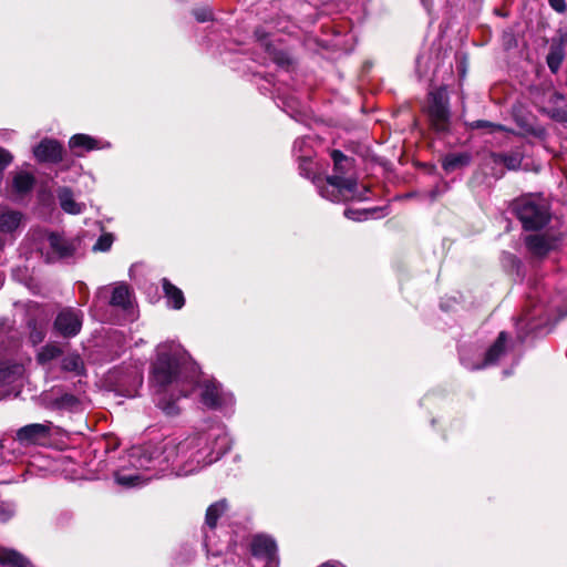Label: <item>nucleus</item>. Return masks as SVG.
I'll return each mask as SVG.
<instances>
[{"label":"nucleus","mask_w":567,"mask_h":567,"mask_svg":"<svg viewBox=\"0 0 567 567\" xmlns=\"http://www.w3.org/2000/svg\"><path fill=\"white\" fill-rule=\"evenodd\" d=\"M230 447L231 440L223 424L205 425L187 435L133 446L127 454L132 468L116 471L114 478L118 485L130 488L144 485L168 470L188 475L218 461Z\"/></svg>","instance_id":"obj_1"},{"label":"nucleus","mask_w":567,"mask_h":567,"mask_svg":"<svg viewBox=\"0 0 567 567\" xmlns=\"http://www.w3.org/2000/svg\"><path fill=\"white\" fill-rule=\"evenodd\" d=\"M151 382L156 388L157 406L166 415L179 411L177 400L200 388V402L207 409L225 415L234 412L235 398L216 380L198 382V371L187 351L176 341H165L156 347L152 363Z\"/></svg>","instance_id":"obj_2"},{"label":"nucleus","mask_w":567,"mask_h":567,"mask_svg":"<svg viewBox=\"0 0 567 567\" xmlns=\"http://www.w3.org/2000/svg\"><path fill=\"white\" fill-rule=\"evenodd\" d=\"M567 302L561 295H553L542 282L529 288L526 305L516 320L517 337L523 342L529 334H546L563 317Z\"/></svg>","instance_id":"obj_3"},{"label":"nucleus","mask_w":567,"mask_h":567,"mask_svg":"<svg viewBox=\"0 0 567 567\" xmlns=\"http://www.w3.org/2000/svg\"><path fill=\"white\" fill-rule=\"evenodd\" d=\"M331 157L334 164V174L326 179L313 177V184L320 196L333 203L368 199L369 189L367 187L359 189L357 179L343 177L351 166L350 158L338 150L332 151Z\"/></svg>","instance_id":"obj_4"},{"label":"nucleus","mask_w":567,"mask_h":567,"mask_svg":"<svg viewBox=\"0 0 567 567\" xmlns=\"http://www.w3.org/2000/svg\"><path fill=\"white\" fill-rule=\"evenodd\" d=\"M509 209L526 231L540 230L551 219L550 206L539 194H526L515 198Z\"/></svg>","instance_id":"obj_5"},{"label":"nucleus","mask_w":567,"mask_h":567,"mask_svg":"<svg viewBox=\"0 0 567 567\" xmlns=\"http://www.w3.org/2000/svg\"><path fill=\"white\" fill-rule=\"evenodd\" d=\"M296 24L288 17H278L276 20L266 21L265 25L255 30V37L259 44L268 53L269 58L279 66H288L291 63L289 55L276 42L280 40L276 38L275 31L292 34Z\"/></svg>","instance_id":"obj_6"},{"label":"nucleus","mask_w":567,"mask_h":567,"mask_svg":"<svg viewBox=\"0 0 567 567\" xmlns=\"http://www.w3.org/2000/svg\"><path fill=\"white\" fill-rule=\"evenodd\" d=\"M19 348V340L11 336L7 337L4 331L0 330V389H7L6 395H10L16 390V383L24 373V365L14 358Z\"/></svg>","instance_id":"obj_7"},{"label":"nucleus","mask_w":567,"mask_h":567,"mask_svg":"<svg viewBox=\"0 0 567 567\" xmlns=\"http://www.w3.org/2000/svg\"><path fill=\"white\" fill-rule=\"evenodd\" d=\"M424 112L431 127L437 134H447L451 131L450 97L445 86L429 92Z\"/></svg>","instance_id":"obj_8"},{"label":"nucleus","mask_w":567,"mask_h":567,"mask_svg":"<svg viewBox=\"0 0 567 567\" xmlns=\"http://www.w3.org/2000/svg\"><path fill=\"white\" fill-rule=\"evenodd\" d=\"M227 503L221 499L214 504H212L207 511L205 516V527H204V546L207 551V556H220L224 550H235L236 544H230L227 539L221 542L219 539V535H217V520L218 518L226 512Z\"/></svg>","instance_id":"obj_9"},{"label":"nucleus","mask_w":567,"mask_h":567,"mask_svg":"<svg viewBox=\"0 0 567 567\" xmlns=\"http://www.w3.org/2000/svg\"><path fill=\"white\" fill-rule=\"evenodd\" d=\"M508 350V334L502 331L495 342L484 353L471 354L465 348L460 349L461 364L467 370L475 371L496 364Z\"/></svg>","instance_id":"obj_10"},{"label":"nucleus","mask_w":567,"mask_h":567,"mask_svg":"<svg viewBox=\"0 0 567 567\" xmlns=\"http://www.w3.org/2000/svg\"><path fill=\"white\" fill-rule=\"evenodd\" d=\"M84 321V313L75 307L61 308L53 320V333L63 339H73L80 334Z\"/></svg>","instance_id":"obj_11"},{"label":"nucleus","mask_w":567,"mask_h":567,"mask_svg":"<svg viewBox=\"0 0 567 567\" xmlns=\"http://www.w3.org/2000/svg\"><path fill=\"white\" fill-rule=\"evenodd\" d=\"M250 554L264 567H279L278 548L274 538L267 535H256L250 542Z\"/></svg>","instance_id":"obj_12"},{"label":"nucleus","mask_w":567,"mask_h":567,"mask_svg":"<svg viewBox=\"0 0 567 567\" xmlns=\"http://www.w3.org/2000/svg\"><path fill=\"white\" fill-rule=\"evenodd\" d=\"M52 435V423H32L20 427L16 441L22 446L45 445Z\"/></svg>","instance_id":"obj_13"},{"label":"nucleus","mask_w":567,"mask_h":567,"mask_svg":"<svg viewBox=\"0 0 567 567\" xmlns=\"http://www.w3.org/2000/svg\"><path fill=\"white\" fill-rule=\"evenodd\" d=\"M25 216L22 212L0 205V235L16 239L22 231Z\"/></svg>","instance_id":"obj_14"},{"label":"nucleus","mask_w":567,"mask_h":567,"mask_svg":"<svg viewBox=\"0 0 567 567\" xmlns=\"http://www.w3.org/2000/svg\"><path fill=\"white\" fill-rule=\"evenodd\" d=\"M47 315L42 307L37 306L28 311L27 328L32 344L41 343L47 336Z\"/></svg>","instance_id":"obj_15"},{"label":"nucleus","mask_w":567,"mask_h":567,"mask_svg":"<svg viewBox=\"0 0 567 567\" xmlns=\"http://www.w3.org/2000/svg\"><path fill=\"white\" fill-rule=\"evenodd\" d=\"M43 403L47 409L60 412H76L81 409V401L71 393L55 394L54 392L43 395Z\"/></svg>","instance_id":"obj_16"},{"label":"nucleus","mask_w":567,"mask_h":567,"mask_svg":"<svg viewBox=\"0 0 567 567\" xmlns=\"http://www.w3.org/2000/svg\"><path fill=\"white\" fill-rule=\"evenodd\" d=\"M48 243L50 247L47 256L48 261L69 258L75 251V245L58 233H50L48 235Z\"/></svg>","instance_id":"obj_17"},{"label":"nucleus","mask_w":567,"mask_h":567,"mask_svg":"<svg viewBox=\"0 0 567 567\" xmlns=\"http://www.w3.org/2000/svg\"><path fill=\"white\" fill-rule=\"evenodd\" d=\"M33 154L41 163L56 164L63 159V147L55 140L44 138L33 148Z\"/></svg>","instance_id":"obj_18"},{"label":"nucleus","mask_w":567,"mask_h":567,"mask_svg":"<svg viewBox=\"0 0 567 567\" xmlns=\"http://www.w3.org/2000/svg\"><path fill=\"white\" fill-rule=\"evenodd\" d=\"M540 111L555 122H567V104L565 96L559 92H553L548 97L547 105L543 106Z\"/></svg>","instance_id":"obj_19"},{"label":"nucleus","mask_w":567,"mask_h":567,"mask_svg":"<svg viewBox=\"0 0 567 567\" xmlns=\"http://www.w3.org/2000/svg\"><path fill=\"white\" fill-rule=\"evenodd\" d=\"M527 249L537 257H545L554 249V241L544 235H529L525 238Z\"/></svg>","instance_id":"obj_20"},{"label":"nucleus","mask_w":567,"mask_h":567,"mask_svg":"<svg viewBox=\"0 0 567 567\" xmlns=\"http://www.w3.org/2000/svg\"><path fill=\"white\" fill-rule=\"evenodd\" d=\"M142 383L143 377L136 369L128 370L125 374V379L117 380V386L126 396H134Z\"/></svg>","instance_id":"obj_21"},{"label":"nucleus","mask_w":567,"mask_h":567,"mask_svg":"<svg viewBox=\"0 0 567 567\" xmlns=\"http://www.w3.org/2000/svg\"><path fill=\"white\" fill-rule=\"evenodd\" d=\"M162 286L164 296L167 301V306L172 309L179 310L185 305V298L183 291L174 286L168 279H162Z\"/></svg>","instance_id":"obj_22"},{"label":"nucleus","mask_w":567,"mask_h":567,"mask_svg":"<svg viewBox=\"0 0 567 567\" xmlns=\"http://www.w3.org/2000/svg\"><path fill=\"white\" fill-rule=\"evenodd\" d=\"M58 199L61 208L68 214L78 215L83 213L85 208L84 204L74 200L73 193L69 187L59 188Z\"/></svg>","instance_id":"obj_23"},{"label":"nucleus","mask_w":567,"mask_h":567,"mask_svg":"<svg viewBox=\"0 0 567 567\" xmlns=\"http://www.w3.org/2000/svg\"><path fill=\"white\" fill-rule=\"evenodd\" d=\"M34 176L28 172H19L12 179V193L22 197L30 193L34 186Z\"/></svg>","instance_id":"obj_24"},{"label":"nucleus","mask_w":567,"mask_h":567,"mask_svg":"<svg viewBox=\"0 0 567 567\" xmlns=\"http://www.w3.org/2000/svg\"><path fill=\"white\" fill-rule=\"evenodd\" d=\"M0 565L7 567H29L30 561L19 551L0 546Z\"/></svg>","instance_id":"obj_25"},{"label":"nucleus","mask_w":567,"mask_h":567,"mask_svg":"<svg viewBox=\"0 0 567 567\" xmlns=\"http://www.w3.org/2000/svg\"><path fill=\"white\" fill-rule=\"evenodd\" d=\"M110 305L123 310L132 307L131 291L127 285L118 284L113 288Z\"/></svg>","instance_id":"obj_26"},{"label":"nucleus","mask_w":567,"mask_h":567,"mask_svg":"<svg viewBox=\"0 0 567 567\" xmlns=\"http://www.w3.org/2000/svg\"><path fill=\"white\" fill-rule=\"evenodd\" d=\"M61 370L64 372L73 373L76 377L84 375V361L76 352L68 353L61 360Z\"/></svg>","instance_id":"obj_27"},{"label":"nucleus","mask_w":567,"mask_h":567,"mask_svg":"<svg viewBox=\"0 0 567 567\" xmlns=\"http://www.w3.org/2000/svg\"><path fill=\"white\" fill-rule=\"evenodd\" d=\"M491 157L495 164H502L511 171L518 169L523 162V155L517 151L508 153H492Z\"/></svg>","instance_id":"obj_28"},{"label":"nucleus","mask_w":567,"mask_h":567,"mask_svg":"<svg viewBox=\"0 0 567 567\" xmlns=\"http://www.w3.org/2000/svg\"><path fill=\"white\" fill-rule=\"evenodd\" d=\"M385 215H388L386 207H373L363 210L347 208L344 210V216L354 221H362L369 218L383 217Z\"/></svg>","instance_id":"obj_29"},{"label":"nucleus","mask_w":567,"mask_h":567,"mask_svg":"<svg viewBox=\"0 0 567 567\" xmlns=\"http://www.w3.org/2000/svg\"><path fill=\"white\" fill-rule=\"evenodd\" d=\"M69 146L71 150H83V151H93L97 148H102L103 146L100 145V141L86 135V134H75L70 138Z\"/></svg>","instance_id":"obj_30"},{"label":"nucleus","mask_w":567,"mask_h":567,"mask_svg":"<svg viewBox=\"0 0 567 567\" xmlns=\"http://www.w3.org/2000/svg\"><path fill=\"white\" fill-rule=\"evenodd\" d=\"M472 156L468 153H452L444 157L442 167L450 173L458 167L466 166L471 163Z\"/></svg>","instance_id":"obj_31"},{"label":"nucleus","mask_w":567,"mask_h":567,"mask_svg":"<svg viewBox=\"0 0 567 567\" xmlns=\"http://www.w3.org/2000/svg\"><path fill=\"white\" fill-rule=\"evenodd\" d=\"M564 56V45L561 43H553L546 58L547 65L553 73H556L560 69Z\"/></svg>","instance_id":"obj_32"},{"label":"nucleus","mask_w":567,"mask_h":567,"mask_svg":"<svg viewBox=\"0 0 567 567\" xmlns=\"http://www.w3.org/2000/svg\"><path fill=\"white\" fill-rule=\"evenodd\" d=\"M61 353H62V350L59 346L48 343L39 350V352L37 354V361L40 364L44 365V364L51 362L52 360L56 359L58 357H60Z\"/></svg>","instance_id":"obj_33"},{"label":"nucleus","mask_w":567,"mask_h":567,"mask_svg":"<svg viewBox=\"0 0 567 567\" xmlns=\"http://www.w3.org/2000/svg\"><path fill=\"white\" fill-rule=\"evenodd\" d=\"M467 127L470 130H485L487 133H495V132H507V128L497 123H493L485 120H477L470 123H466Z\"/></svg>","instance_id":"obj_34"},{"label":"nucleus","mask_w":567,"mask_h":567,"mask_svg":"<svg viewBox=\"0 0 567 567\" xmlns=\"http://www.w3.org/2000/svg\"><path fill=\"white\" fill-rule=\"evenodd\" d=\"M16 514V505L10 501L0 499V523H6Z\"/></svg>","instance_id":"obj_35"},{"label":"nucleus","mask_w":567,"mask_h":567,"mask_svg":"<svg viewBox=\"0 0 567 567\" xmlns=\"http://www.w3.org/2000/svg\"><path fill=\"white\" fill-rule=\"evenodd\" d=\"M293 153L298 157L299 155L309 154V157H311V151H310V140L309 137H300L297 138L293 143Z\"/></svg>","instance_id":"obj_36"},{"label":"nucleus","mask_w":567,"mask_h":567,"mask_svg":"<svg viewBox=\"0 0 567 567\" xmlns=\"http://www.w3.org/2000/svg\"><path fill=\"white\" fill-rule=\"evenodd\" d=\"M114 237L112 234H103L93 246L94 251H107L111 249Z\"/></svg>","instance_id":"obj_37"},{"label":"nucleus","mask_w":567,"mask_h":567,"mask_svg":"<svg viewBox=\"0 0 567 567\" xmlns=\"http://www.w3.org/2000/svg\"><path fill=\"white\" fill-rule=\"evenodd\" d=\"M299 169L300 174L307 178H310L312 176V162L311 157H309V154L299 155Z\"/></svg>","instance_id":"obj_38"},{"label":"nucleus","mask_w":567,"mask_h":567,"mask_svg":"<svg viewBox=\"0 0 567 567\" xmlns=\"http://www.w3.org/2000/svg\"><path fill=\"white\" fill-rule=\"evenodd\" d=\"M447 189H449V184L446 182H442L441 184H439L434 188H432L429 192L427 196L431 202H434L439 196H441Z\"/></svg>","instance_id":"obj_39"},{"label":"nucleus","mask_w":567,"mask_h":567,"mask_svg":"<svg viewBox=\"0 0 567 567\" xmlns=\"http://www.w3.org/2000/svg\"><path fill=\"white\" fill-rule=\"evenodd\" d=\"M12 158V155L8 151L0 147V176L2 175L3 171L10 165Z\"/></svg>","instance_id":"obj_40"},{"label":"nucleus","mask_w":567,"mask_h":567,"mask_svg":"<svg viewBox=\"0 0 567 567\" xmlns=\"http://www.w3.org/2000/svg\"><path fill=\"white\" fill-rule=\"evenodd\" d=\"M194 16L198 22H206L212 19V10L207 8L197 9L194 11Z\"/></svg>","instance_id":"obj_41"},{"label":"nucleus","mask_w":567,"mask_h":567,"mask_svg":"<svg viewBox=\"0 0 567 567\" xmlns=\"http://www.w3.org/2000/svg\"><path fill=\"white\" fill-rule=\"evenodd\" d=\"M550 7L557 12H564L566 10L565 0H548Z\"/></svg>","instance_id":"obj_42"},{"label":"nucleus","mask_w":567,"mask_h":567,"mask_svg":"<svg viewBox=\"0 0 567 567\" xmlns=\"http://www.w3.org/2000/svg\"><path fill=\"white\" fill-rule=\"evenodd\" d=\"M354 0H334V6L338 11L347 10Z\"/></svg>","instance_id":"obj_43"},{"label":"nucleus","mask_w":567,"mask_h":567,"mask_svg":"<svg viewBox=\"0 0 567 567\" xmlns=\"http://www.w3.org/2000/svg\"><path fill=\"white\" fill-rule=\"evenodd\" d=\"M185 553H186L185 558L176 557L175 558V564L181 565V564H186V563L192 560V558H193V550L190 548H185Z\"/></svg>","instance_id":"obj_44"},{"label":"nucleus","mask_w":567,"mask_h":567,"mask_svg":"<svg viewBox=\"0 0 567 567\" xmlns=\"http://www.w3.org/2000/svg\"><path fill=\"white\" fill-rule=\"evenodd\" d=\"M528 132L530 134H533L534 136H536V137H543L546 134L545 130L543 127H539V126L538 127H530V128H528Z\"/></svg>","instance_id":"obj_45"},{"label":"nucleus","mask_w":567,"mask_h":567,"mask_svg":"<svg viewBox=\"0 0 567 567\" xmlns=\"http://www.w3.org/2000/svg\"><path fill=\"white\" fill-rule=\"evenodd\" d=\"M504 39H505V41H506V47H507V48H511V47H512V42H515L514 37H513V34H512V33H507V32H505V33H504Z\"/></svg>","instance_id":"obj_46"},{"label":"nucleus","mask_w":567,"mask_h":567,"mask_svg":"<svg viewBox=\"0 0 567 567\" xmlns=\"http://www.w3.org/2000/svg\"><path fill=\"white\" fill-rule=\"evenodd\" d=\"M106 292H107V289H106V288H101V289L97 291V297H99V298L106 297Z\"/></svg>","instance_id":"obj_47"},{"label":"nucleus","mask_w":567,"mask_h":567,"mask_svg":"<svg viewBox=\"0 0 567 567\" xmlns=\"http://www.w3.org/2000/svg\"><path fill=\"white\" fill-rule=\"evenodd\" d=\"M319 567H337L336 563L327 561L320 565Z\"/></svg>","instance_id":"obj_48"},{"label":"nucleus","mask_w":567,"mask_h":567,"mask_svg":"<svg viewBox=\"0 0 567 567\" xmlns=\"http://www.w3.org/2000/svg\"><path fill=\"white\" fill-rule=\"evenodd\" d=\"M299 7H300L301 10L305 11L306 9L309 8V4L308 3H299Z\"/></svg>","instance_id":"obj_49"},{"label":"nucleus","mask_w":567,"mask_h":567,"mask_svg":"<svg viewBox=\"0 0 567 567\" xmlns=\"http://www.w3.org/2000/svg\"><path fill=\"white\" fill-rule=\"evenodd\" d=\"M6 246V243L4 240L0 237V251L4 248Z\"/></svg>","instance_id":"obj_50"},{"label":"nucleus","mask_w":567,"mask_h":567,"mask_svg":"<svg viewBox=\"0 0 567 567\" xmlns=\"http://www.w3.org/2000/svg\"><path fill=\"white\" fill-rule=\"evenodd\" d=\"M4 282V276L0 274V288L3 286Z\"/></svg>","instance_id":"obj_51"},{"label":"nucleus","mask_w":567,"mask_h":567,"mask_svg":"<svg viewBox=\"0 0 567 567\" xmlns=\"http://www.w3.org/2000/svg\"><path fill=\"white\" fill-rule=\"evenodd\" d=\"M423 6L424 7H429L430 6V0H421Z\"/></svg>","instance_id":"obj_52"},{"label":"nucleus","mask_w":567,"mask_h":567,"mask_svg":"<svg viewBox=\"0 0 567 567\" xmlns=\"http://www.w3.org/2000/svg\"><path fill=\"white\" fill-rule=\"evenodd\" d=\"M251 567H255L254 565H251Z\"/></svg>","instance_id":"obj_53"}]
</instances>
